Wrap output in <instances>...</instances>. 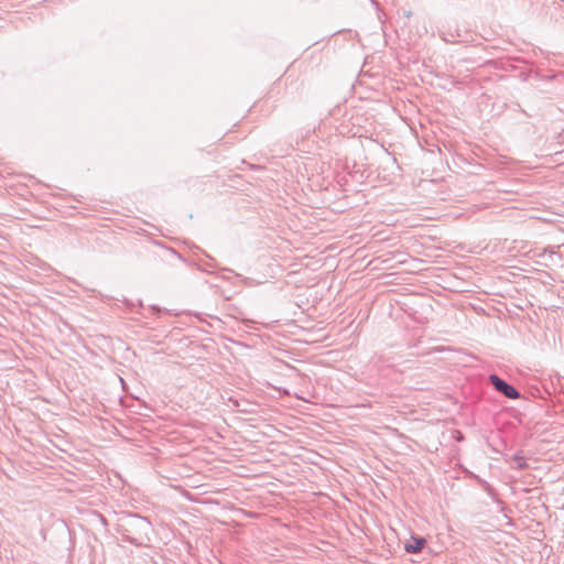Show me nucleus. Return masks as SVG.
Masks as SVG:
<instances>
[{
    "label": "nucleus",
    "mask_w": 564,
    "mask_h": 564,
    "mask_svg": "<svg viewBox=\"0 0 564 564\" xmlns=\"http://www.w3.org/2000/svg\"><path fill=\"white\" fill-rule=\"evenodd\" d=\"M426 541L423 538L412 536L405 544L404 549L408 553H419L423 550Z\"/></svg>",
    "instance_id": "2"
},
{
    "label": "nucleus",
    "mask_w": 564,
    "mask_h": 564,
    "mask_svg": "<svg viewBox=\"0 0 564 564\" xmlns=\"http://www.w3.org/2000/svg\"><path fill=\"white\" fill-rule=\"evenodd\" d=\"M489 379H490V382L492 383V386L499 392L503 393L507 398L517 399L519 397V393L517 392V390L513 387L509 386L506 381H503L499 377L491 375Z\"/></svg>",
    "instance_id": "1"
}]
</instances>
